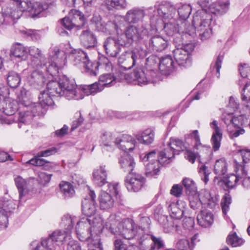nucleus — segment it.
Instances as JSON below:
<instances>
[{
	"instance_id": "aec40b11",
	"label": "nucleus",
	"mask_w": 250,
	"mask_h": 250,
	"mask_svg": "<svg viewBox=\"0 0 250 250\" xmlns=\"http://www.w3.org/2000/svg\"><path fill=\"white\" fill-rule=\"evenodd\" d=\"M89 195L90 198H85L82 202V211L83 214L90 217L95 214L97 210L95 205L96 196L93 190L89 191Z\"/></svg>"
},
{
	"instance_id": "9b49d317",
	"label": "nucleus",
	"mask_w": 250,
	"mask_h": 250,
	"mask_svg": "<svg viewBox=\"0 0 250 250\" xmlns=\"http://www.w3.org/2000/svg\"><path fill=\"white\" fill-rule=\"evenodd\" d=\"M83 67H85L90 75L96 76L99 68L109 71L112 69V65L108 59L103 56L100 58L99 62H90L87 58V62L83 63Z\"/></svg>"
},
{
	"instance_id": "393cba45",
	"label": "nucleus",
	"mask_w": 250,
	"mask_h": 250,
	"mask_svg": "<svg viewBox=\"0 0 250 250\" xmlns=\"http://www.w3.org/2000/svg\"><path fill=\"white\" fill-rule=\"evenodd\" d=\"M234 116L235 115L231 113H224L222 117V120L227 125V131L231 138L237 137L240 135L243 134L245 133V130L244 129H240L235 131L231 128L232 122H233Z\"/></svg>"
},
{
	"instance_id": "a18cd8bd",
	"label": "nucleus",
	"mask_w": 250,
	"mask_h": 250,
	"mask_svg": "<svg viewBox=\"0 0 250 250\" xmlns=\"http://www.w3.org/2000/svg\"><path fill=\"white\" fill-rule=\"evenodd\" d=\"M98 82L104 89L114 85L117 83V79L111 73L103 74L100 76Z\"/></svg>"
},
{
	"instance_id": "ea45409f",
	"label": "nucleus",
	"mask_w": 250,
	"mask_h": 250,
	"mask_svg": "<svg viewBox=\"0 0 250 250\" xmlns=\"http://www.w3.org/2000/svg\"><path fill=\"white\" fill-rule=\"evenodd\" d=\"M47 89L46 91H42L39 96L40 104L45 108L46 106H50L53 104L52 97L58 96V95H52L50 93L48 89V83L47 85Z\"/></svg>"
},
{
	"instance_id": "e433bc0d",
	"label": "nucleus",
	"mask_w": 250,
	"mask_h": 250,
	"mask_svg": "<svg viewBox=\"0 0 250 250\" xmlns=\"http://www.w3.org/2000/svg\"><path fill=\"white\" fill-rule=\"evenodd\" d=\"M175 153L173 149L166 146L160 152L158 157L160 163L163 165L170 163L174 159Z\"/></svg>"
},
{
	"instance_id": "13d9d810",
	"label": "nucleus",
	"mask_w": 250,
	"mask_h": 250,
	"mask_svg": "<svg viewBox=\"0 0 250 250\" xmlns=\"http://www.w3.org/2000/svg\"><path fill=\"white\" fill-rule=\"evenodd\" d=\"M21 81L20 76L17 73L11 71L9 72L7 77L8 84L12 88L17 87Z\"/></svg>"
},
{
	"instance_id": "c85d7f7f",
	"label": "nucleus",
	"mask_w": 250,
	"mask_h": 250,
	"mask_svg": "<svg viewBox=\"0 0 250 250\" xmlns=\"http://www.w3.org/2000/svg\"><path fill=\"white\" fill-rule=\"evenodd\" d=\"M229 5V0H218L209 5V11L215 15H222L228 11Z\"/></svg>"
},
{
	"instance_id": "3c124183",
	"label": "nucleus",
	"mask_w": 250,
	"mask_h": 250,
	"mask_svg": "<svg viewBox=\"0 0 250 250\" xmlns=\"http://www.w3.org/2000/svg\"><path fill=\"white\" fill-rule=\"evenodd\" d=\"M190 137L193 139L195 141V144L193 146L194 150H199L200 152L205 151H208L210 147L203 145L200 142V136L198 134V130H195L193 131L189 135Z\"/></svg>"
},
{
	"instance_id": "0eeeda50",
	"label": "nucleus",
	"mask_w": 250,
	"mask_h": 250,
	"mask_svg": "<svg viewBox=\"0 0 250 250\" xmlns=\"http://www.w3.org/2000/svg\"><path fill=\"white\" fill-rule=\"evenodd\" d=\"M213 20L212 16L204 9L197 11L194 15L192 21L193 26L191 30L187 29L186 33L193 36L195 31H202L205 28H211V24Z\"/></svg>"
},
{
	"instance_id": "c9c22d12",
	"label": "nucleus",
	"mask_w": 250,
	"mask_h": 250,
	"mask_svg": "<svg viewBox=\"0 0 250 250\" xmlns=\"http://www.w3.org/2000/svg\"><path fill=\"white\" fill-rule=\"evenodd\" d=\"M173 63L170 56H167L162 57L159 63V69L164 74L168 75L174 70Z\"/></svg>"
},
{
	"instance_id": "423d86ee",
	"label": "nucleus",
	"mask_w": 250,
	"mask_h": 250,
	"mask_svg": "<svg viewBox=\"0 0 250 250\" xmlns=\"http://www.w3.org/2000/svg\"><path fill=\"white\" fill-rule=\"evenodd\" d=\"M49 64L45 70L52 77L56 76L59 72V69L65 64V54L55 47L49 52Z\"/></svg>"
},
{
	"instance_id": "bf43d9fd",
	"label": "nucleus",
	"mask_w": 250,
	"mask_h": 250,
	"mask_svg": "<svg viewBox=\"0 0 250 250\" xmlns=\"http://www.w3.org/2000/svg\"><path fill=\"white\" fill-rule=\"evenodd\" d=\"M191 12V7L189 5L185 4L182 5L178 9V13L180 20L184 21H181V25L185 26L186 25L185 21L187 19Z\"/></svg>"
},
{
	"instance_id": "f704fd0d",
	"label": "nucleus",
	"mask_w": 250,
	"mask_h": 250,
	"mask_svg": "<svg viewBox=\"0 0 250 250\" xmlns=\"http://www.w3.org/2000/svg\"><path fill=\"white\" fill-rule=\"evenodd\" d=\"M100 207L102 209H108L114 205V200L109 193L103 191L99 196Z\"/></svg>"
},
{
	"instance_id": "6e6552de",
	"label": "nucleus",
	"mask_w": 250,
	"mask_h": 250,
	"mask_svg": "<svg viewBox=\"0 0 250 250\" xmlns=\"http://www.w3.org/2000/svg\"><path fill=\"white\" fill-rule=\"evenodd\" d=\"M107 170L105 165H101L94 169L92 173L93 183L98 187H103L107 184L108 190L109 192L115 194L117 197L119 195L118 184L116 183H108L107 181Z\"/></svg>"
},
{
	"instance_id": "0e129e2a",
	"label": "nucleus",
	"mask_w": 250,
	"mask_h": 250,
	"mask_svg": "<svg viewBox=\"0 0 250 250\" xmlns=\"http://www.w3.org/2000/svg\"><path fill=\"white\" fill-rule=\"evenodd\" d=\"M210 149L208 151H202L201 152H200L199 150L193 149V151L189 149H187L185 155V158L191 163H194L196 159L200 157L201 155H203L204 153H207L210 151Z\"/></svg>"
},
{
	"instance_id": "4be33fe9",
	"label": "nucleus",
	"mask_w": 250,
	"mask_h": 250,
	"mask_svg": "<svg viewBox=\"0 0 250 250\" xmlns=\"http://www.w3.org/2000/svg\"><path fill=\"white\" fill-rule=\"evenodd\" d=\"M18 109L17 101L12 98H6L0 101V114L11 116L14 114Z\"/></svg>"
},
{
	"instance_id": "603ef678",
	"label": "nucleus",
	"mask_w": 250,
	"mask_h": 250,
	"mask_svg": "<svg viewBox=\"0 0 250 250\" xmlns=\"http://www.w3.org/2000/svg\"><path fill=\"white\" fill-rule=\"evenodd\" d=\"M242 99L244 102L245 110L249 115L250 114V83L245 84L243 89Z\"/></svg>"
},
{
	"instance_id": "c03bdc74",
	"label": "nucleus",
	"mask_w": 250,
	"mask_h": 250,
	"mask_svg": "<svg viewBox=\"0 0 250 250\" xmlns=\"http://www.w3.org/2000/svg\"><path fill=\"white\" fill-rule=\"evenodd\" d=\"M60 188L61 193L65 198L72 197L75 194L73 186L69 182L62 181L60 183Z\"/></svg>"
},
{
	"instance_id": "b1692460",
	"label": "nucleus",
	"mask_w": 250,
	"mask_h": 250,
	"mask_svg": "<svg viewBox=\"0 0 250 250\" xmlns=\"http://www.w3.org/2000/svg\"><path fill=\"white\" fill-rule=\"evenodd\" d=\"M200 199L202 204L207 205L210 208L217 206L219 201V197L215 194L211 193L209 190L206 189L201 192Z\"/></svg>"
},
{
	"instance_id": "7c9ffc66",
	"label": "nucleus",
	"mask_w": 250,
	"mask_h": 250,
	"mask_svg": "<svg viewBox=\"0 0 250 250\" xmlns=\"http://www.w3.org/2000/svg\"><path fill=\"white\" fill-rule=\"evenodd\" d=\"M28 54L27 49L21 44L14 45L10 50V57L17 59L18 61L25 60Z\"/></svg>"
},
{
	"instance_id": "4d7b16f0",
	"label": "nucleus",
	"mask_w": 250,
	"mask_h": 250,
	"mask_svg": "<svg viewBox=\"0 0 250 250\" xmlns=\"http://www.w3.org/2000/svg\"><path fill=\"white\" fill-rule=\"evenodd\" d=\"M83 94L89 95L94 94L104 89L102 86L99 84V82H96L91 85H85L82 88Z\"/></svg>"
},
{
	"instance_id": "ddd939ff",
	"label": "nucleus",
	"mask_w": 250,
	"mask_h": 250,
	"mask_svg": "<svg viewBox=\"0 0 250 250\" xmlns=\"http://www.w3.org/2000/svg\"><path fill=\"white\" fill-rule=\"evenodd\" d=\"M17 4L21 11H28L32 15L33 17L37 16L48 7V5L46 3L41 2H35L32 3L30 0H19Z\"/></svg>"
},
{
	"instance_id": "58836bf2",
	"label": "nucleus",
	"mask_w": 250,
	"mask_h": 250,
	"mask_svg": "<svg viewBox=\"0 0 250 250\" xmlns=\"http://www.w3.org/2000/svg\"><path fill=\"white\" fill-rule=\"evenodd\" d=\"M157 12L159 16L165 19H172L173 15L176 13V9L173 6L168 4H161L157 8Z\"/></svg>"
},
{
	"instance_id": "72a5a7b5",
	"label": "nucleus",
	"mask_w": 250,
	"mask_h": 250,
	"mask_svg": "<svg viewBox=\"0 0 250 250\" xmlns=\"http://www.w3.org/2000/svg\"><path fill=\"white\" fill-rule=\"evenodd\" d=\"M80 39L81 43L86 48L93 47L96 45V38L93 33L88 30L83 31Z\"/></svg>"
},
{
	"instance_id": "774afa93",
	"label": "nucleus",
	"mask_w": 250,
	"mask_h": 250,
	"mask_svg": "<svg viewBox=\"0 0 250 250\" xmlns=\"http://www.w3.org/2000/svg\"><path fill=\"white\" fill-rule=\"evenodd\" d=\"M114 136L110 132L105 131L102 133L101 136V141L105 146H110L114 143Z\"/></svg>"
},
{
	"instance_id": "cd10ccee",
	"label": "nucleus",
	"mask_w": 250,
	"mask_h": 250,
	"mask_svg": "<svg viewBox=\"0 0 250 250\" xmlns=\"http://www.w3.org/2000/svg\"><path fill=\"white\" fill-rule=\"evenodd\" d=\"M28 52L33 57L31 65L33 67L39 68L45 66V58L39 48L34 46L30 47L28 50Z\"/></svg>"
},
{
	"instance_id": "de8ad7c7",
	"label": "nucleus",
	"mask_w": 250,
	"mask_h": 250,
	"mask_svg": "<svg viewBox=\"0 0 250 250\" xmlns=\"http://www.w3.org/2000/svg\"><path fill=\"white\" fill-rule=\"evenodd\" d=\"M244 113L242 114L239 116L235 115L233 122H232L231 128H232L234 130H236L238 129H242L241 128V126L243 125V124L245 123V119L248 120L250 119V114L249 115L247 113V112L245 110V106L243 108Z\"/></svg>"
},
{
	"instance_id": "f8f14e48",
	"label": "nucleus",
	"mask_w": 250,
	"mask_h": 250,
	"mask_svg": "<svg viewBox=\"0 0 250 250\" xmlns=\"http://www.w3.org/2000/svg\"><path fill=\"white\" fill-rule=\"evenodd\" d=\"M147 71L143 68H136L131 74H125V79L129 83L134 82L135 84L139 85H146L149 83H152L149 76L147 73Z\"/></svg>"
},
{
	"instance_id": "20e7f679",
	"label": "nucleus",
	"mask_w": 250,
	"mask_h": 250,
	"mask_svg": "<svg viewBox=\"0 0 250 250\" xmlns=\"http://www.w3.org/2000/svg\"><path fill=\"white\" fill-rule=\"evenodd\" d=\"M146 34L147 31L144 27L129 25L125 29L124 33L119 35V42L122 45L129 46L133 42L143 39Z\"/></svg>"
},
{
	"instance_id": "a211bd4d",
	"label": "nucleus",
	"mask_w": 250,
	"mask_h": 250,
	"mask_svg": "<svg viewBox=\"0 0 250 250\" xmlns=\"http://www.w3.org/2000/svg\"><path fill=\"white\" fill-rule=\"evenodd\" d=\"M145 16L144 9L134 7L128 10L124 16V19L128 24L137 23L143 20Z\"/></svg>"
},
{
	"instance_id": "f257e3e1",
	"label": "nucleus",
	"mask_w": 250,
	"mask_h": 250,
	"mask_svg": "<svg viewBox=\"0 0 250 250\" xmlns=\"http://www.w3.org/2000/svg\"><path fill=\"white\" fill-rule=\"evenodd\" d=\"M104 227L114 235L121 236L126 239H135L141 245L144 241L151 239L158 249L163 246L159 239L147 233L144 234L145 231L143 229H137L133 222L129 220L121 222L115 215H111L107 219Z\"/></svg>"
},
{
	"instance_id": "864d4df0",
	"label": "nucleus",
	"mask_w": 250,
	"mask_h": 250,
	"mask_svg": "<svg viewBox=\"0 0 250 250\" xmlns=\"http://www.w3.org/2000/svg\"><path fill=\"white\" fill-rule=\"evenodd\" d=\"M20 16L19 12L16 11H12L10 15L0 12V25L10 23L13 20L19 19Z\"/></svg>"
},
{
	"instance_id": "412c9836",
	"label": "nucleus",
	"mask_w": 250,
	"mask_h": 250,
	"mask_svg": "<svg viewBox=\"0 0 250 250\" xmlns=\"http://www.w3.org/2000/svg\"><path fill=\"white\" fill-rule=\"evenodd\" d=\"M234 169L235 174H232L226 178L224 181L226 185L229 188H233L237 185L240 184L241 172L242 164L234 160Z\"/></svg>"
},
{
	"instance_id": "37998d69",
	"label": "nucleus",
	"mask_w": 250,
	"mask_h": 250,
	"mask_svg": "<svg viewBox=\"0 0 250 250\" xmlns=\"http://www.w3.org/2000/svg\"><path fill=\"white\" fill-rule=\"evenodd\" d=\"M19 102L26 108L32 103L31 94L30 91L22 87L17 95Z\"/></svg>"
},
{
	"instance_id": "6ab92c4d",
	"label": "nucleus",
	"mask_w": 250,
	"mask_h": 250,
	"mask_svg": "<svg viewBox=\"0 0 250 250\" xmlns=\"http://www.w3.org/2000/svg\"><path fill=\"white\" fill-rule=\"evenodd\" d=\"M209 125L212 130L210 141L212 149L216 151L219 150L221 146L222 131L220 127H219L217 121L214 120L210 123Z\"/></svg>"
},
{
	"instance_id": "7ed1b4c3",
	"label": "nucleus",
	"mask_w": 250,
	"mask_h": 250,
	"mask_svg": "<svg viewBox=\"0 0 250 250\" xmlns=\"http://www.w3.org/2000/svg\"><path fill=\"white\" fill-rule=\"evenodd\" d=\"M48 89L52 95L63 96L68 100H79L84 97L82 87L78 86L74 80L65 76H63L59 82H49Z\"/></svg>"
},
{
	"instance_id": "49530a36",
	"label": "nucleus",
	"mask_w": 250,
	"mask_h": 250,
	"mask_svg": "<svg viewBox=\"0 0 250 250\" xmlns=\"http://www.w3.org/2000/svg\"><path fill=\"white\" fill-rule=\"evenodd\" d=\"M69 18L73 21L76 27L83 26L84 23V18L82 12L76 9H72L69 13Z\"/></svg>"
},
{
	"instance_id": "5fc2aeb1",
	"label": "nucleus",
	"mask_w": 250,
	"mask_h": 250,
	"mask_svg": "<svg viewBox=\"0 0 250 250\" xmlns=\"http://www.w3.org/2000/svg\"><path fill=\"white\" fill-rule=\"evenodd\" d=\"M15 208V204L11 200L6 198H0V210L8 213L12 211Z\"/></svg>"
},
{
	"instance_id": "09e8293b",
	"label": "nucleus",
	"mask_w": 250,
	"mask_h": 250,
	"mask_svg": "<svg viewBox=\"0 0 250 250\" xmlns=\"http://www.w3.org/2000/svg\"><path fill=\"white\" fill-rule=\"evenodd\" d=\"M228 164L224 158L216 161L214 166V172L218 177L224 175L227 171Z\"/></svg>"
},
{
	"instance_id": "39448f33",
	"label": "nucleus",
	"mask_w": 250,
	"mask_h": 250,
	"mask_svg": "<svg viewBox=\"0 0 250 250\" xmlns=\"http://www.w3.org/2000/svg\"><path fill=\"white\" fill-rule=\"evenodd\" d=\"M173 42L176 47L173 51L174 58L179 65L185 66L190 62L189 53L193 50L194 46L192 43L181 44L182 41L180 37L177 36Z\"/></svg>"
},
{
	"instance_id": "79ce46f5",
	"label": "nucleus",
	"mask_w": 250,
	"mask_h": 250,
	"mask_svg": "<svg viewBox=\"0 0 250 250\" xmlns=\"http://www.w3.org/2000/svg\"><path fill=\"white\" fill-rule=\"evenodd\" d=\"M69 236L70 234H68V231H64L61 229L55 230L50 234L51 239L55 242L59 247Z\"/></svg>"
},
{
	"instance_id": "e2e57ef3",
	"label": "nucleus",
	"mask_w": 250,
	"mask_h": 250,
	"mask_svg": "<svg viewBox=\"0 0 250 250\" xmlns=\"http://www.w3.org/2000/svg\"><path fill=\"white\" fill-rule=\"evenodd\" d=\"M240 168H241V172L240 184H241L242 186L245 188H250V176L248 175L245 165L243 164L242 167Z\"/></svg>"
},
{
	"instance_id": "c756f323",
	"label": "nucleus",
	"mask_w": 250,
	"mask_h": 250,
	"mask_svg": "<svg viewBox=\"0 0 250 250\" xmlns=\"http://www.w3.org/2000/svg\"><path fill=\"white\" fill-rule=\"evenodd\" d=\"M135 137L138 141L142 144L149 145L151 144L154 139V132L150 129L147 128L143 131L137 132Z\"/></svg>"
},
{
	"instance_id": "69168bd1",
	"label": "nucleus",
	"mask_w": 250,
	"mask_h": 250,
	"mask_svg": "<svg viewBox=\"0 0 250 250\" xmlns=\"http://www.w3.org/2000/svg\"><path fill=\"white\" fill-rule=\"evenodd\" d=\"M41 245L43 248L42 250H59V248L55 242L51 239L50 235L48 237L42 239Z\"/></svg>"
},
{
	"instance_id": "473e14b6",
	"label": "nucleus",
	"mask_w": 250,
	"mask_h": 250,
	"mask_svg": "<svg viewBox=\"0 0 250 250\" xmlns=\"http://www.w3.org/2000/svg\"><path fill=\"white\" fill-rule=\"evenodd\" d=\"M14 181L19 193V198L21 199L29 191L27 181L19 175L15 176Z\"/></svg>"
},
{
	"instance_id": "4468645a",
	"label": "nucleus",
	"mask_w": 250,
	"mask_h": 250,
	"mask_svg": "<svg viewBox=\"0 0 250 250\" xmlns=\"http://www.w3.org/2000/svg\"><path fill=\"white\" fill-rule=\"evenodd\" d=\"M145 182L144 177L141 174L136 173H129L125 180V186L129 191H139Z\"/></svg>"
},
{
	"instance_id": "2eb2a0df",
	"label": "nucleus",
	"mask_w": 250,
	"mask_h": 250,
	"mask_svg": "<svg viewBox=\"0 0 250 250\" xmlns=\"http://www.w3.org/2000/svg\"><path fill=\"white\" fill-rule=\"evenodd\" d=\"M115 144L123 151H130L135 147L136 142L131 135L124 134L115 139Z\"/></svg>"
},
{
	"instance_id": "4c0bfd02",
	"label": "nucleus",
	"mask_w": 250,
	"mask_h": 250,
	"mask_svg": "<svg viewBox=\"0 0 250 250\" xmlns=\"http://www.w3.org/2000/svg\"><path fill=\"white\" fill-rule=\"evenodd\" d=\"M69 57L74 62V65L82 64L87 62V56L84 52L80 49H72Z\"/></svg>"
},
{
	"instance_id": "6e6d98bb",
	"label": "nucleus",
	"mask_w": 250,
	"mask_h": 250,
	"mask_svg": "<svg viewBox=\"0 0 250 250\" xmlns=\"http://www.w3.org/2000/svg\"><path fill=\"white\" fill-rule=\"evenodd\" d=\"M166 146L173 149L175 153L176 151H183L186 148L183 141L174 138H170Z\"/></svg>"
},
{
	"instance_id": "f03ea898",
	"label": "nucleus",
	"mask_w": 250,
	"mask_h": 250,
	"mask_svg": "<svg viewBox=\"0 0 250 250\" xmlns=\"http://www.w3.org/2000/svg\"><path fill=\"white\" fill-rule=\"evenodd\" d=\"M103 219L96 215L92 219L81 218L77 223L76 233L81 241H84V245L101 249L100 234L103 228Z\"/></svg>"
},
{
	"instance_id": "680f3d73",
	"label": "nucleus",
	"mask_w": 250,
	"mask_h": 250,
	"mask_svg": "<svg viewBox=\"0 0 250 250\" xmlns=\"http://www.w3.org/2000/svg\"><path fill=\"white\" fill-rule=\"evenodd\" d=\"M183 185L186 189L187 193L189 195L197 193L195 182L191 179L186 178L183 180Z\"/></svg>"
},
{
	"instance_id": "1a4fd4ad",
	"label": "nucleus",
	"mask_w": 250,
	"mask_h": 250,
	"mask_svg": "<svg viewBox=\"0 0 250 250\" xmlns=\"http://www.w3.org/2000/svg\"><path fill=\"white\" fill-rule=\"evenodd\" d=\"M140 158L146 167V174L147 177H153L158 174L163 164L158 160L155 151L140 155Z\"/></svg>"
},
{
	"instance_id": "f3484780",
	"label": "nucleus",
	"mask_w": 250,
	"mask_h": 250,
	"mask_svg": "<svg viewBox=\"0 0 250 250\" xmlns=\"http://www.w3.org/2000/svg\"><path fill=\"white\" fill-rule=\"evenodd\" d=\"M186 208V203L183 200H178L176 203H171L168 206V210L172 218L179 220L183 217Z\"/></svg>"
},
{
	"instance_id": "bb28decb",
	"label": "nucleus",
	"mask_w": 250,
	"mask_h": 250,
	"mask_svg": "<svg viewBox=\"0 0 250 250\" xmlns=\"http://www.w3.org/2000/svg\"><path fill=\"white\" fill-rule=\"evenodd\" d=\"M57 150L56 147H53L48 148L44 151H42L38 153V156L36 157L29 160L26 164H30L33 166L41 167L44 166L46 162L43 159H41V157H47L54 154L57 152Z\"/></svg>"
},
{
	"instance_id": "a19ab883",
	"label": "nucleus",
	"mask_w": 250,
	"mask_h": 250,
	"mask_svg": "<svg viewBox=\"0 0 250 250\" xmlns=\"http://www.w3.org/2000/svg\"><path fill=\"white\" fill-rule=\"evenodd\" d=\"M119 162L121 167L124 168L125 171L129 172V173H131V172L135 166L134 159L131 156L127 154H125L122 156L120 159Z\"/></svg>"
},
{
	"instance_id": "a878e982",
	"label": "nucleus",
	"mask_w": 250,
	"mask_h": 250,
	"mask_svg": "<svg viewBox=\"0 0 250 250\" xmlns=\"http://www.w3.org/2000/svg\"><path fill=\"white\" fill-rule=\"evenodd\" d=\"M168 39L160 35L153 36L149 41V48L156 51H162L167 48Z\"/></svg>"
},
{
	"instance_id": "dca6fc26",
	"label": "nucleus",
	"mask_w": 250,
	"mask_h": 250,
	"mask_svg": "<svg viewBox=\"0 0 250 250\" xmlns=\"http://www.w3.org/2000/svg\"><path fill=\"white\" fill-rule=\"evenodd\" d=\"M119 42V37L117 39L106 38L103 45L106 54L112 57H117L121 50L120 46H122Z\"/></svg>"
},
{
	"instance_id": "2f4dec72",
	"label": "nucleus",
	"mask_w": 250,
	"mask_h": 250,
	"mask_svg": "<svg viewBox=\"0 0 250 250\" xmlns=\"http://www.w3.org/2000/svg\"><path fill=\"white\" fill-rule=\"evenodd\" d=\"M198 224L204 227L210 226L213 222L214 217L212 213L208 210H202L197 216Z\"/></svg>"
},
{
	"instance_id": "8fccbe9b",
	"label": "nucleus",
	"mask_w": 250,
	"mask_h": 250,
	"mask_svg": "<svg viewBox=\"0 0 250 250\" xmlns=\"http://www.w3.org/2000/svg\"><path fill=\"white\" fill-rule=\"evenodd\" d=\"M182 28V26L179 27V24L176 23V21L174 19H170L168 22H165L164 25V30L167 34L168 36H172L179 31V28Z\"/></svg>"
},
{
	"instance_id": "5701e85b",
	"label": "nucleus",
	"mask_w": 250,
	"mask_h": 250,
	"mask_svg": "<svg viewBox=\"0 0 250 250\" xmlns=\"http://www.w3.org/2000/svg\"><path fill=\"white\" fill-rule=\"evenodd\" d=\"M138 55L135 51L126 53L122 55L118 59L120 65L125 69H129L132 67L136 63Z\"/></svg>"
},
{
	"instance_id": "9d476101",
	"label": "nucleus",
	"mask_w": 250,
	"mask_h": 250,
	"mask_svg": "<svg viewBox=\"0 0 250 250\" xmlns=\"http://www.w3.org/2000/svg\"><path fill=\"white\" fill-rule=\"evenodd\" d=\"M45 108L40 103H32L22 112L19 113V120L20 123L29 124L33 117L41 116L44 114Z\"/></svg>"
},
{
	"instance_id": "338daca9",
	"label": "nucleus",
	"mask_w": 250,
	"mask_h": 250,
	"mask_svg": "<svg viewBox=\"0 0 250 250\" xmlns=\"http://www.w3.org/2000/svg\"><path fill=\"white\" fill-rule=\"evenodd\" d=\"M227 242L228 244L230 245L233 247H240L244 243V240L238 236L236 233H233L229 234L227 239Z\"/></svg>"
},
{
	"instance_id": "052dcab7",
	"label": "nucleus",
	"mask_w": 250,
	"mask_h": 250,
	"mask_svg": "<svg viewBox=\"0 0 250 250\" xmlns=\"http://www.w3.org/2000/svg\"><path fill=\"white\" fill-rule=\"evenodd\" d=\"M74 220L71 216L69 215H64L62 219L60 226L63 228L64 231H68V234H70L71 231L73 227Z\"/></svg>"
}]
</instances>
